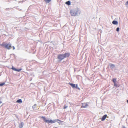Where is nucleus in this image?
<instances>
[{
  "mask_svg": "<svg viewBox=\"0 0 128 128\" xmlns=\"http://www.w3.org/2000/svg\"><path fill=\"white\" fill-rule=\"evenodd\" d=\"M110 68H113L114 67V65L113 64H111L110 65Z\"/></svg>",
  "mask_w": 128,
  "mask_h": 128,
  "instance_id": "nucleus-16",
  "label": "nucleus"
},
{
  "mask_svg": "<svg viewBox=\"0 0 128 128\" xmlns=\"http://www.w3.org/2000/svg\"><path fill=\"white\" fill-rule=\"evenodd\" d=\"M60 122L59 121H58V123L59 124H60V123L61 122H62V121H61L60 120Z\"/></svg>",
  "mask_w": 128,
  "mask_h": 128,
  "instance_id": "nucleus-21",
  "label": "nucleus"
},
{
  "mask_svg": "<svg viewBox=\"0 0 128 128\" xmlns=\"http://www.w3.org/2000/svg\"><path fill=\"white\" fill-rule=\"evenodd\" d=\"M66 4L68 5H70V3L69 1H68L66 2Z\"/></svg>",
  "mask_w": 128,
  "mask_h": 128,
  "instance_id": "nucleus-15",
  "label": "nucleus"
},
{
  "mask_svg": "<svg viewBox=\"0 0 128 128\" xmlns=\"http://www.w3.org/2000/svg\"><path fill=\"white\" fill-rule=\"evenodd\" d=\"M112 81L114 83V85H115L116 84V79L115 78H113L112 80Z\"/></svg>",
  "mask_w": 128,
  "mask_h": 128,
  "instance_id": "nucleus-12",
  "label": "nucleus"
},
{
  "mask_svg": "<svg viewBox=\"0 0 128 128\" xmlns=\"http://www.w3.org/2000/svg\"><path fill=\"white\" fill-rule=\"evenodd\" d=\"M68 107L67 106H64V108L66 109V108Z\"/></svg>",
  "mask_w": 128,
  "mask_h": 128,
  "instance_id": "nucleus-20",
  "label": "nucleus"
},
{
  "mask_svg": "<svg viewBox=\"0 0 128 128\" xmlns=\"http://www.w3.org/2000/svg\"><path fill=\"white\" fill-rule=\"evenodd\" d=\"M5 83L4 82H3L2 83L0 84V86H3L5 84Z\"/></svg>",
  "mask_w": 128,
  "mask_h": 128,
  "instance_id": "nucleus-17",
  "label": "nucleus"
},
{
  "mask_svg": "<svg viewBox=\"0 0 128 128\" xmlns=\"http://www.w3.org/2000/svg\"><path fill=\"white\" fill-rule=\"evenodd\" d=\"M58 58L59 59L60 61H61L63 60L64 58L63 55V54H60L58 55Z\"/></svg>",
  "mask_w": 128,
  "mask_h": 128,
  "instance_id": "nucleus-3",
  "label": "nucleus"
},
{
  "mask_svg": "<svg viewBox=\"0 0 128 128\" xmlns=\"http://www.w3.org/2000/svg\"><path fill=\"white\" fill-rule=\"evenodd\" d=\"M107 117V115L106 114H105L104 116L101 118L102 121H103L105 120Z\"/></svg>",
  "mask_w": 128,
  "mask_h": 128,
  "instance_id": "nucleus-9",
  "label": "nucleus"
},
{
  "mask_svg": "<svg viewBox=\"0 0 128 128\" xmlns=\"http://www.w3.org/2000/svg\"><path fill=\"white\" fill-rule=\"evenodd\" d=\"M12 69L13 70L16 71L18 72H19L22 69H17L14 67L13 66H12Z\"/></svg>",
  "mask_w": 128,
  "mask_h": 128,
  "instance_id": "nucleus-8",
  "label": "nucleus"
},
{
  "mask_svg": "<svg viewBox=\"0 0 128 128\" xmlns=\"http://www.w3.org/2000/svg\"><path fill=\"white\" fill-rule=\"evenodd\" d=\"M119 29H120V28H116V31H117V32H118L119 31Z\"/></svg>",
  "mask_w": 128,
  "mask_h": 128,
  "instance_id": "nucleus-19",
  "label": "nucleus"
},
{
  "mask_svg": "<svg viewBox=\"0 0 128 128\" xmlns=\"http://www.w3.org/2000/svg\"><path fill=\"white\" fill-rule=\"evenodd\" d=\"M1 46H2L4 47L5 48L8 50H10L12 48L11 45L9 44H5V42H3Z\"/></svg>",
  "mask_w": 128,
  "mask_h": 128,
  "instance_id": "nucleus-2",
  "label": "nucleus"
},
{
  "mask_svg": "<svg viewBox=\"0 0 128 128\" xmlns=\"http://www.w3.org/2000/svg\"><path fill=\"white\" fill-rule=\"evenodd\" d=\"M64 58L66 57H68L70 55V54L69 53H65V54H63Z\"/></svg>",
  "mask_w": 128,
  "mask_h": 128,
  "instance_id": "nucleus-7",
  "label": "nucleus"
},
{
  "mask_svg": "<svg viewBox=\"0 0 128 128\" xmlns=\"http://www.w3.org/2000/svg\"><path fill=\"white\" fill-rule=\"evenodd\" d=\"M12 47L13 48V50H14L15 49L14 47V46H12Z\"/></svg>",
  "mask_w": 128,
  "mask_h": 128,
  "instance_id": "nucleus-22",
  "label": "nucleus"
},
{
  "mask_svg": "<svg viewBox=\"0 0 128 128\" xmlns=\"http://www.w3.org/2000/svg\"><path fill=\"white\" fill-rule=\"evenodd\" d=\"M127 6L128 8V1H127L126 3L125 4Z\"/></svg>",
  "mask_w": 128,
  "mask_h": 128,
  "instance_id": "nucleus-18",
  "label": "nucleus"
},
{
  "mask_svg": "<svg viewBox=\"0 0 128 128\" xmlns=\"http://www.w3.org/2000/svg\"><path fill=\"white\" fill-rule=\"evenodd\" d=\"M112 23L114 24H118V22L114 20L112 22Z\"/></svg>",
  "mask_w": 128,
  "mask_h": 128,
  "instance_id": "nucleus-11",
  "label": "nucleus"
},
{
  "mask_svg": "<svg viewBox=\"0 0 128 128\" xmlns=\"http://www.w3.org/2000/svg\"><path fill=\"white\" fill-rule=\"evenodd\" d=\"M2 103V102L1 101H0V104Z\"/></svg>",
  "mask_w": 128,
  "mask_h": 128,
  "instance_id": "nucleus-24",
  "label": "nucleus"
},
{
  "mask_svg": "<svg viewBox=\"0 0 128 128\" xmlns=\"http://www.w3.org/2000/svg\"><path fill=\"white\" fill-rule=\"evenodd\" d=\"M18 103H22V100L21 99H20L18 100L16 102Z\"/></svg>",
  "mask_w": 128,
  "mask_h": 128,
  "instance_id": "nucleus-13",
  "label": "nucleus"
},
{
  "mask_svg": "<svg viewBox=\"0 0 128 128\" xmlns=\"http://www.w3.org/2000/svg\"><path fill=\"white\" fill-rule=\"evenodd\" d=\"M82 106L81 107V108H86L88 105L87 103H82Z\"/></svg>",
  "mask_w": 128,
  "mask_h": 128,
  "instance_id": "nucleus-6",
  "label": "nucleus"
},
{
  "mask_svg": "<svg viewBox=\"0 0 128 128\" xmlns=\"http://www.w3.org/2000/svg\"><path fill=\"white\" fill-rule=\"evenodd\" d=\"M122 128H126L125 126H123L122 127Z\"/></svg>",
  "mask_w": 128,
  "mask_h": 128,
  "instance_id": "nucleus-23",
  "label": "nucleus"
},
{
  "mask_svg": "<svg viewBox=\"0 0 128 128\" xmlns=\"http://www.w3.org/2000/svg\"><path fill=\"white\" fill-rule=\"evenodd\" d=\"M41 118L43 119L44 120L45 122H46L48 124H49L50 123L51 124H53L55 123L57 121H59L60 122H61L60 120L58 119L54 120H47L43 116L41 117Z\"/></svg>",
  "mask_w": 128,
  "mask_h": 128,
  "instance_id": "nucleus-1",
  "label": "nucleus"
},
{
  "mask_svg": "<svg viewBox=\"0 0 128 128\" xmlns=\"http://www.w3.org/2000/svg\"><path fill=\"white\" fill-rule=\"evenodd\" d=\"M70 13L72 16H76L77 15V13L74 10H71L70 11Z\"/></svg>",
  "mask_w": 128,
  "mask_h": 128,
  "instance_id": "nucleus-5",
  "label": "nucleus"
},
{
  "mask_svg": "<svg viewBox=\"0 0 128 128\" xmlns=\"http://www.w3.org/2000/svg\"><path fill=\"white\" fill-rule=\"evenodd\" d=\"M46 3L49 2L51 0H44Z\"/></svg>",
  "mask_w": 128,
  "mask_h": 128,
  "instance_id": "nucleus-14",
  "label": "nucleus"
},
{
  "mask_svg": "<svg viewBox=\"0 0 128 128\" xmlns=\"http://www.w3.org/2000/svg\"><path fill=\"white\" fill-rule=\"evenodd\" d=\"M127 102L128 103V100H127Z\"/></svg>",
  "mask_w": 128,
  "mask_h": 128,
  "instance_id": "nucleus-25",
  "label": "nucleus"
},
{
  "mask_svg": "<svg viewBox=\"0 0 128 128\" xmlns=\"http://www.w3.org/2000/svg\"><path fill=\"white\" fill-rule=\"evenodd\" d=\"M68 84L70 85L72 88H76L77 89H78L79 90L80 89L78 87V86L77 84H73L72 83H69Z\"/></svg>",
  "mask_w": 128,
  "mask_h": 128,
  "instance_id": "nucleus-4",
  "label": "nucleus"
},
{
  "mask_svg": "<svg viewBox=\"0 0 128 128\" xmlns=\"http://www.w3.org/2000/svg\"><path fill=\"white\" fill-rule=\"evenodd\" d=\"M24 126L23 123L22 122H20V123L19 125V127L20 128H22Z\"/></svg>",
  "mask_w": 128,
  "mask_h": 128,
  "instance_id": "nucleus-10",
  "label": "nucleus"
}]
</instances>
